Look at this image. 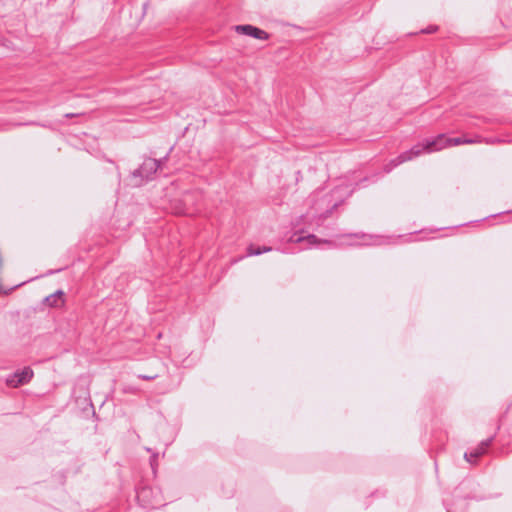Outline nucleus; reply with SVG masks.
<instances>
[{"instance_id": "obj_1", "label": "nucleus", "mask_w": 512, "mask_h": 512, "mask_svg": "<svg viewBox=\"0 0 512 512\" xmlns=\"http://www.w3.org/2000/svg\"><path fill=\"white\" fill-rule=\"evenodd\" d=\"M468 138H447L445 135H439L434 139L425 140L423 143L414 146L411 150L404 152L398 157L397 164L410 161L423 152L431 153L440 151L446 147L456 146L464 143H474Z\"/></svg>"}, {"instance_id": "obj_2", "label": "nucleus", "mask_w": 512, "mask_h": 512, "mask_svg": "<svg viewBox=\"0 0 512 512\" xmlns=\"http://www.w3.org/2000/svg\"><path fill=\"white\" fill-rule=\"evenodd\" d=\"M33 375V370L30 367H24L7 377L6 384L10 387L16 388L29 383L33 378Z\"/></svg>"}, {"instance_id": "obj_3", "label": "nucleus", "mask_w": 512, "mask_h": 512, "mask_svg": "<svg viewBox=\"0 0 512 512\" xmlns=\"http://www.w3.org/2000/svg\"><path fill=\"white\" fill-rule=\"evenodd\" d=\"M235 30L239 34L247 35L255 39H268V34L264 30H261L252 25H238L235 27Z\"/></svg>"}, {"instance_id": "obj_4", "label": "nucleus", "mask_w": 512, "mask_h": 512, "mask_svg": "<svg viewBox=\"0 0 512 512\" xmlns=\"http://www.w3.org/2000/svg\"><path fill=\"white\" fill-rule=\"evenodd\" d=\"M159 168V163L155 159H146L141 167L133 173L134 176H141L148 178L152 173L156 172Z\"/></svg>"}, {"instance_id": "obj_5", "label": "nucleus", "mask_w": 512, "mask_h": 512, "mask_svg": "<svg viewBox=\"0 0 512 512\" xmlns=\"http://www.w3.org/2000/svg\"><path fill=\"white\" fill-rule=\"evenodd\" d=\"M45 302L50 307H61L64 305L63 291H57L45 298Z\"/></svg>"}, {"instance_id": "obj_6", "label": "nucleus", "mask_w": 512, "mask_h": 512, "mask_svg": "<svg viewBox=\"0 0 512 512\" xmlns=\"http://www.w3.org/2000/svg\"><path fill=\"white\" fill-rule=\"evenodd\" d=\"M490 441H486V442H483L481 443L473 452L471 453H466L465 454V459L469 462V463H474L475 460L481 456L482 454L485 453V450L487 448V446L489 445Z\"/></svg>"}, {"instance_id": "obj_7", "label": "nucleus", "mask_w": 512, "mask_h": 512, "mask_svg": "<svg viewBox=\"0 0 512 512\" xmlns=\"http://www.w3.org/2000/svg\"><path fill=\"white\" fill-rule=\"evenodd\" d=\"M270 250H271V248H269V247H263L261 249V248H256L254 246H249L248 249H247V254L249 256L259 255L261 253L268 252Z\"/></svg>"}, {"instance_id": "obj_8", "label": "nucleus", "mask_w": 512, "mask_h": 512, "mask_svg": "<svg viewBox=\"0 0 512 512\" xmlns=\"http://www.w3.org/2000/svg\"><path fill=\"white\" fill-rule=\"evenodd\" d=\"M295 241L296 242H301V241L307 242L308 245H315L318 242L317 238L314 235H309L304 238H297Z\"/></svg>"}, {"instance_id": "obj_9", "label": "nucleus", "mask_w": 512, "mask_h": 512, "mask_svg": "<svg viewBox=\"0 0 512 512\" xmlns=\"http://www.w3.org/2000/svg\"><path fill=\"white\" fill-rule=\"evenodd\" d=\"M148 493H149V490L144 489V490L141 492V494H140V496H139V497H142V498H143V497H145Z\"/></svg>"}]
</instances>
